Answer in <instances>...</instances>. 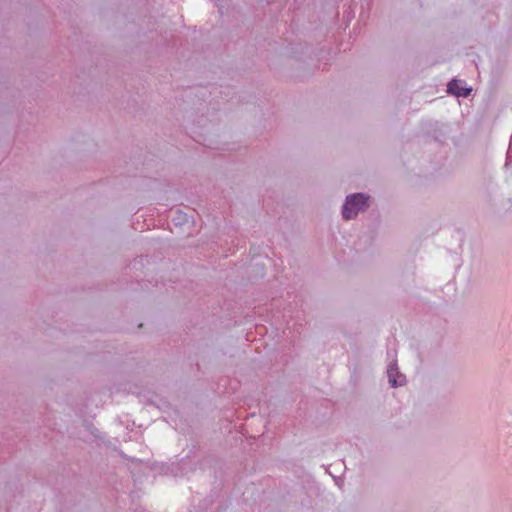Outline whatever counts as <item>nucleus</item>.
I'll return each instance as SVG.
<instances>
[{"mask_svg": "<svg viewBox=\"0 0 512 512\" xmlns=\"http://www.w3.org/2000/svg\"><path fill=\"white\" fill-rule=\"evenodd\" d=\"M369 207V196L364 193H353L346 197L341 214L344 220L355 219Z\"/></svg>", "mask_w": 512, "mask_h": 512, "instance_id": "1", "label": "nucleus"}, {"mask_svg": "<svg viewBox=\"0 0 512 512\" xmlns=\"http://www.w3.org/2000/svg\"><path fill=\"white\" fill-rule=\"evenodd\" d=\"M387 374L389 383L392 387L403 386L406 382L405 376L398 371L397 365L395 363L389 365Z\"/></svg>", "mask_w": 512, "mask_h": 512, "instance_id": "2", "label": "nucleus"}, {"mask_svg": "<svg viewBox=\"0 0 512 512\" xmlns=\"http://www.w3.org/2000/svg\"><path fill=\"white\" fill-rule=\"evenodd\" d=\"M471 89L465 87V83L461 80H453L448 84V92L457 97H466Z\"/></svg>", "mask_w": 512, "mask_h": 512, "instance_id": "3", "label": "nucleus"}]
</instances>
